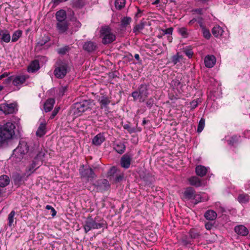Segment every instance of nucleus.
I'll list each match as a JSON object with an SVG mask.
<instances>
[{
	"label": "nucleus",
	"mask_w": 250,
	"mask_h": 250,
	"mask_svg": "<svg viewBox=\"0 0 250 250\" xmlns=\"http://www.w3.org/2000/svg\"><path fill=\"white\" fill-rule=\"evenodd\" d=\"M181 59V57L179 55L178 53H177L176 55H173L171 58V62L173 63L174 65L176 64L178 62H180V60Z\"/></svg>",
	"instance_id": "50"
},
{
	"label": "nucleus",
	"mask_w": 250,
	"mask_h": 250,
	"mask_svg": "<svg viewBox=\"0 0 250 250\" xmlns=\"http://www.w3.org/2000/svg\"><path fill=\"white\" fill-rule=\"evenodd\" d=\"M27 153H29V155L31 156V152L29 151L27 143L24 141H20L18 146L13 150L12 155L16 158V161L19 162Z\"/></svg>",
	"instance_id": "4"
},
{
	"label": "nucleus",
	"mask_w": 250,
	"mask_h": 250,
	"mask_svg": "<svg viewBox=\"0 0 250 250\" xmlns=\"http://www.w3.org/2000/svg\"><path fill=\"white\" fill-rule=\"evenodd\" d=\"M145 23L144 22L141 21L140 23L136 25L133 29V31L135 33V35H137L138 33L140 30H141L144 28Z\"/></svg>",
	"instance_id": "44"
},
{
	"label": "nucleus",
	"mask_w": 250,
	"mask_h": 250,
	"mask_svg": "<svg viewBox=\"0 0 250 250\" xmlns=\"http://www.w3.org/2000/svg\"><path fill=\"white\" fill-rule=\"evenodd\" d=\"M15 107L14 104H0V111L5 114H12L15 112Z\"/></svg>",
	"instance_id": "15"
},
{
	"label": "nucleus",
	"mask_w": 250,
	"mask_h": 250,
	"mask_svg": "<svg viewBox=\"0 0 250 250\" xmlns=\"http://www.w3.org/2000/svg\"><path fill=\"white\" fill-rule=\"evenodd\" d=\"M100 37L104 44L112 43L116 39V35L111 31V29L107 26L102 27L100 30Z\"/></svg>",
	"instance_id": "5"
},
{
	"label": "nucleus",
	"mask_w": 250,
	"mask_h": 250,
	"mask_svg": "<svg viewBox=\"0 0 250 250\" xmlns=\"http://www.w3.org/2000/svg\"><path fill=\"white\" fill-rule=\"evenodd\" d=\"M104 221L96 222L95 219H93L91 217H89L85 221L83 229L85 232L87 233L91 229H99L104 227Z\"/></svg>",
	"instance_id": "9"
},
{
	"label": "nucleus",
	"mask_w": 250,
	"mask_h": 250,
	"mask_svg": "<svg viewBox=\"0 0 250 250\" xmlns=\"http://www.w3.org/2000/svg\"><path fill=\"white\" fill-rule=\"evenodd\" d=\"M179 33L183 37V38H187L188 36V33L187 28L185 27H182L179 28L178 30Z\"/></svg>",
	"instance_id": "49"
},
{
	"label": "nucleus",
	"mask_w": 250,
	"mask_h": 250,
	"mask_svg": "<svg viewBox=\"0 0 250 250\" xmlns=\"http://www.w3.org/2000/svg\"><path fill=\"white\" fill-rule=\"evenodd\" d=\"M81 177L85 179L87 181L94 179L96 177L93 169L89 166H81L79 169Z\"/></svg>",
	"instance_id": "10"
},
{
	"label": "nucleus",
	"mask_w": 250,
	"mask_h": 250,
	"mask_svg": "<svg viewBox=\"0 0 250 250\" xmlns=\"http://www.w3.org/2000/svg\"><path fill=\"white\" fill-rule=\"evenodd\" d=\"M40 69L39 62L35 60L31 62L28 67V71L29 72L34 73Z\"/></svg>",
	"instance_id": "26"
},
{
	"label": "nucleus",
	"mask_w": 250,
	"mask_h": 250,
	"mask_svg": "<svg viewBox=\"0 0 250 250\" xmlns=\"http://www.w3.org/2000/svg\"><path fill=\"white\" fill-rule=\"evenodd\" d=\"M183 77L180 75L176 76L171 82V85L175 88L179 93L183 91V87L186 84L183 81Z\"/></svg>",
	"instance_id": "13"
},
{
	"label": "nucleus",
	"mask_w": 250,
	"mask_h": 250,
	"mask_svg": "<svg viewBox=\"0 0 250 250\" xmlns=\"http://www.w3.org/2000/svg\"><path fill=\"white\" fill-rule=\"evenodd\" d=\"M97 47V43L91 41L84 42L83 46V49L88 53L95 51Z\"/></svg>",
	"instance_id": "16"
},
{
	"label": "nucleus",
	"mask_w": 250,
	"mask_h": 250,
	"mask_svg": "<svg viewBox=\"0 0 250 250\" xmlns=\"http://www.w3.org/2000/svg\"><path fill=\"white\" fill-rule=\"evenodd\" d=\"M15 125L10 122L0 125V144H3L6 141L12 138L14 135Z\"/></svg>",
	"instance_id": "2"
},
{
	"label": "nucleus",
	"mask_w": 250,
	"mask_h": 250,
	"mask_svg": "<svg viewBox=\"0 0 250 250\" xmlns=\"http://www.w3.org/2000/svg\"><path fill=\"white\" fill-rule=\"evenodd\" d=\"M69 24L67 21H59L56 23V29L60 34L65 33L68 29Z\"/></svg>",
	"instance_id": "17"
},
{
	"label": "nucleus",
	"mask_w": 250,
	"mask_h": 250,
	"mask_svg": "<svg viewBox=\"0 0 250 250\" xmlns=\"http://www.w3.org/2000/svg\"><path fill=\"white\" fill-rule=\"evenodd\" d=\"M203 35L204 38L209 39L210 38L211 34L209 30L206 28V27L202 28Z\"/></svg>",
	"instance_id": "52"
},
{
	"label": "nucleus",
	"mask_w": 250,
	"mask_h": 250,
	"mask_svg": "<svg viewBox=\"0 0 250 250\" xmlns=\"http://www.w3.org/2000/svg\"><path fill=\"white\" fill-rule=\"evenodd\" d=\"M235 232L239 235L246 236L249 233L248 229L243 225L237 226L234 228Z\"/></svg>",
	"instance_id": "22"
},
{
	"label": "nucleus",
	"mask_w": 250,
	"mask_h": 250,
	"mask_svg": "<svg viewBox=\"0 0 250 250\" xmlns=\"http://www.w3.org/2000/svg\"><path fill=\"white\" fill-rule=\"evenodd\" d=\"M131 159L132 155L131 154L128 153L124 154L120 160L121 167L125 169L128 168L131 164Z\"/></svg>",
	"instance_id": "14"
},
{
	"label": "nucleus",
	"mask_w": 250,
	"mask_h": 250,
	"mask_svg": "<svg viewBox=\"0 0 250 250\" xmlns=\"http://www.w3.org/2000/svg\"><path fill=\"white\" fill-rule=\"evenodd\" d=\"M93 101L91 100H83L76 103L74 104L75 113L80 115L82 113L89 109H91L94 105Z\"/></svg>",
	"instance_id": "8"
},
{
	"label": "nucleus",
	"mask_w": 250,
	"mask_h": 250,
	"mask_svg": "<svg viewBox=\"0 0 250 250\" xmlns=\"http://www.w3.org/2000/svg\"><path fill=\"white\" fill-rule=\"evenodd\" d=\"M46 125L44 123H41L36 131V135L39 137H42L45 134Z\"/></svg>",
	"instance_id": "31"
},
{
	"label": "nucleus",
	"mask_w": 250,
	"mask_h": 250,
	"mask_svg": "<svg viewBox=\"0 0 250 250\" xmlns=\"http://www.w3.org/2000/svg\"><path fill=\"white\" fill-rule=\"evenodd\" d=\"M125 4V0H115L114 4L115 8L118 10L123 8Z\"/></svg>",
	"instance_id": "39"
},
{
	"label": "nucleus",
	"mask_w": 250,
	"mask_h": 250,
	"mask_svg": "<svg viewBox=\"0 0 250 250\" xmlns=\"http://www.w3.org/2000/svg\"><path fill=\"white\" fill-rule=\"evenodd\" d=\"M55 100L53 98L48 99L43 104V109L45 112L50 111L55 104Z\"/></svg>",
	"instance_id": "21"
},
{
	"label": "nucleus",
	"mask_w": 250,
	"mask_h": 250,
	"mask_svg": "<svg viewBox=\"0 0 250 250\" xmlns=\"http://www.w3.org/2000/svg\"><path fill=\"white\" fill-rule=\"evenodd\" d=\"M204 217L208 220L212 221L216 219L217 213L213 210H208L205 213Z\"/></svg>",
	"instance_id": "29"
},
{
	"label": "nucleus",
	"mask_w": 250,
	"mask_h": 250,
	"mask_svg": "<svg viewBox=\"0 0 250 250\" xmlns=\"http://www.w3.org/2000/svg\"><path fill=\"white\" fill-rule=\"evenodd\" d=\"M45 155V150H42L41 151H39L38 153L37 154L36 157L35 158V159L38 161H41V162L43 160V158L44 157V156Z\"/></svg>",
	"instance_id": "46"
},
{
	"label": "nucleus",
	"mask_w": 250,
	"mask_h": 250,
	"mask_svg": "<svg viewBox=\"0 0 250 250\" xmlns=\"http://www.w3.org/2000/svg\"><path fill=\"white\" fill-rule=\"evenodd\" d=\"M132 21V19L129 17H124L121 21L120 26L122 28H125L130 24Z\"/></svg>",
	"instance_id": "32"
},
{
	"label": "nucleus",
	"mask_w": 250,
	"mask_h": 250,
	"mask_svg": "<svg viewBox=\"0 0 250 250\" xmlns=\"http://www.w3.org/2000/svg\"><path fill=\"white\" fill-rule=\"evenodd\" d=\"M124 176V173L115 166L111 167L107 172V178L113 183L121 182L123 180Z\"/></svg>",
	"instance_id": "6"
},
{
	"label": "nucleus",
	"mask_w": 250,
	"mask_h": 250,
	"mask_svg": "<svg viewBox=\"0 0 250 250\" xmlns=\"http://www.w3.org/2000/svg\"><path fill=\"white\" fill-rule=\"evenodd\" d=\"M16 212L14 210H12L10 212L8 216V224L7 225L9 227H11L14 222V217L15 215Z\"/></svg>",
	"instance_id": "45"
},
{
	"label": "nucleus",
	"mask_w": 250,
	"mask_h": 250,
	"mask_svg": "<svg viewBox=\"0 0 250 250\" xmlns=\"http://www.w3.org/2000/svg\"><path fill=\"white\" fill-rule=\"evenodd\" d=\"M193 11L199 15H202L203 13V10L202 8L195 9H194Z\"/></svg>",
	"instance_id": "63"
},
{
	"label": "nucleus",
	"mask_w": 250,
	"mask_h": 250,
	"mask_svg": "<svg viewBox=\"0 0 250 250\" xmlns=\"http://www.w3.org/2000/svg\"><path fill=\"white\" fill-rule=\"evenodd\" d=\"M70 49V47L68 45H65L62 47L58 48L57 52L61 55H64L68 52Z\"/></svg>",
	"instance_id": "41"
},
{
	"label": "nucleus",
	"mask_w": 250,
	"mask_h": 250,
	"mask_svg": "<svg viewBox=\"0 0 250 250\" xmlns=\"http://www.w3.org/2000/svg\"><path fill=\"white\" fill-rule=\"evenodd\" d=\"M28 78V76L24 75H19L13 76L12 84L17 86L20 85L24 83Z\"/></svg>",
	"instance_id": "18"
},
{
	"label": "nucleus",
	"mask_w": 250,
	"mask_h": 250,
	"mask_svg": "<svg viewBox=\"0 0 250 250\" xmlns=\"http://www.w3.org/2000/svg\"><path fill=\"white\" fill-rule=\"evenodd\" d=\"M184 199L186 200H190L194 205L202 201L201 196L196 194L195 190L192 187L187 188L183 193Z\"/></svg>",
	"instance_id": "7"
},
{
	"label": "nucleus",
	"mask_w": 250,
	"mask_h": 250,
	"mask_svg": "<svg viewBox=\"0 0 250 250\" xmlns=\"http://www.w3.org/2000/svg\"><path fill=\"white\" fill-rule=\"evenodd\" d=\"M240 138V136L236 135H233L227 140V143L229 145L233 146L239 142Z\"/></svg>",
	"instance_id": "34"
},
{
	"label": "nucleus",
	"mask_w": 250,
	"mask_h": 250,
	"mask_svg": "<svg viewBox=\"0 0 250 250\" xmlns=\"http://www.w3.org/2000/svg\"><path fill=\"white\" fill-rule=\"evenodd\" d=\"M183 52L188 58H191L192 57L193 52L190 48H185L184 49Z\"/></svg>",
	"instance_id": "53"
},
{
	"label": "nucleus",
	"mask_w": 250,
	"mask_h": 250,
	"mask_svg": "<svg viewBox=\"0 0 250 250\" xmlns=\"http://www.w3.org/2000/svg\"><path fill=\"white\" fill-rule=\"evenodd\" d=\"M114 148L118 153L123 154L125 151V146L124 144L120 143L115 144Z\"/></svg>",
	"instance_id": "37"
},
{
	"label": "nucleus",
	"mask_w": 250,
	"mask_h": 250,
	"mask_svg": "<svg viewBox=\"0 0 250 250\" xmlns=\"http://www.w3.org/2000/svg\"><path fill=\"white\" fill-rule=\"evenodd\" d=\"M105 140L104 133H100L94 137L92 139V144L96 146H100Z\"/></svg>",
	"instance_id": "19"
},
{
	"label": "nucleus",
	"mask_w": 250,
	"mask_h": 250,
	"mask_svg": "<svg viewBox=\"0 0 250 250\" xmlns=\"http://www.w3.org/2000/svg\"><path fill=\"white\" fill-rule=\"evenodd\" d=\"M23 178L24 177L23 176H21L18 173L15 174L13 176V180L15 185L20 186L23 181Z\"/></svg>",
	"instance_id": "36"
},
{
	"label": "nucleus",
	"mask_w": 250,
	"mask_h": 250,
	"mask_svg": "<svg viewBox=\"0 0 250 250\" xmlns=\"http://www.w3.org/2000/svg\"><path fill=\"white\" fill-rule=\"evenodd\" d=\"M208 168L202 165H198L195 168V172L196 174L201 177L205 176L207 173Z\"/></svg>",
	"instance_id": "24"
},
{
	"label": "nucleus",
	"mask_w": 250,
	"mask_h": 250,
	"mask_svg": "<svg viewBox=\"0 0 250 250\" xmlns=\"http://www.w3.org/2000/svg\"><path fill=\"white\" fill-rule=\"evenodd\" d=\"M237 199L239 203L241 204H245L250 201V196L247 194L243 193L239 195Z\"/></svg>",
	"instance_id": "35"
},
{
	"label": "nucleus",
	"mask_w": 250,
	"mask_h": 250,
	"mask_svg": "<svg viewBox=\"0 0 250 250\" xmlns=\"http://www.w3.org/2000/svg\"><path fill=\"white\" fill-rule=\"evenodd\" d=\"M124 128L126 129L130 133L135 132V129L134 128H132L129 125L125 124L124 126Z\"/></svg>",
	"instance_id": "57"
},
{
	"label": "nucleus",
	"mask_w": 250,
	"mask_h": 250,
	"mask_svg": "<svg viewBox=\"0 0 250 250\" xmlns=\"http://www.w3.org/2000/svg\"><path fill=\"white\" fill-rule=\"evenodd\" d=\"M98 102L100 104V108L104 109L105 114L107 115L110 112L108 105L111 103V100L107 96L104 95L98 99Z\"/></svg>",
	"instance_id": "11"
},
{
	"label": "nucleus",
	"mask_w": 250,
	"mask_h": 250,
	"mask_svg": "<svg viewBox=\"0 0 250 250\" xmlns=\"http://www.w3.org/2000/svg\"><path fill=\"white\" fill-rule=\"evenodd\" d=\"M139 176L141 179H143L146 184H149L151 183V177L148 172L145 171H141L139 173Z\"/></svg>",
	"instance_id": "28"
},
{
	"label": "nucleus",
	"mask_w": 250,
	"mask_h": 250,
	"mask_svg": "<svg viewBox=\"0 0 250 250\" xmlns=\"http://www.w3.org/2000/svg\"><path fill=\"white\" fill-rule=\"evenodd\" d=\"M11 37L7 30L0 31V41L8 43L10 42Z\"/></svg>",
	"instance_id": "25"
},
{
	"label": "nucleus",
	"mask_w": 250,
	"mask_h": 250,
	"mask_svg": "<svg viewBox=\"0 0 250 250\" xmlns=\"http://www.w3.org/2000/svg\"><path fill=\"white\" fill-rule=\"evenodd\" d=\"M196 22H198V23L199 24V25L201 28H203L204 27H206L204 24V20L202 17H197V21Z\"/></svg>",
	"instance_id": "56"
},
{
	"label": "nucleus",
	"mask_w": 250,
	"mask_h": 250,
	"mask_svg": "<svg viewBox=\"0 0 250 250\" xmlns=\"http://www.w3.org/2000/svg\"><path fill=\"white\" fill-rule=\"evenodd\" d=\"M137 12L136 13V14H135V18H139L141 16V13L142 12V11H141L138 7H137Z\"/></svg>",
	"instance_id": "64"
},
{
	"label": "nucleus",
	"mask_w": 250,
	"mask_h": 250,
	"mask_svg": "<svg viewBox=\"0 0 250 250\" xmlns=\"http://www.w3.org/2000/svg\"><path fill=\"white\" fill-rule=\"evenodd\" d=\"M10 182L9 178L5 175L0 176V187L4 188L9 185Z\"/></svg>",
	"instance_id": "33"
},
{
	"label": "nucleus",
	"mask_w": 250,
	"mask_h": 250,
	"mask_svg": "<svg viewBox=\"0 0 250 250\" xmlns=\"http://www.w3.org/2000/svg\"><path fill=\"white\" fill-rule=\"evenodd\" d=\"M68 64L66 61L58 59L54 64L53 74L57 79L64 78L68 72Z\"/></svg>",
	"instance_id": "3"
},
{
	"label": "nucleus",
	"mask_w": 250,
	"mask_h": 250,
	"mask_svg": "<svg viewBox=\"0 0 250 250\" xmlns=\"http://www.w3.org/2000/svg\"><path fill=\"white\" fill-rule=\"evenodd\" d=\"M211 32L215 37L218 38L222 35L223 30L220 26L216 25L212 28Z\"/></svg>",
	"instance_id": "30"
},
{
	"label": "nucleus",
	"mask_w": 250,
	"mask_h": 250,
	"mask_svg": "<svg viewBox=\"0 0 250 250\" xmlns=\"http://www.w3.org/2000/svg\"><path fill=\"white\" fill-rule=\"evenodd\" d=\"M93 186L98 191L104 192L110 188V184L107 180L104 179L97 181Z\"/></svg>",
	"instance_id": "12"
},
{
	"label": "nucleus",
	"mask_w": 250,
	"mask_h": 250,
	"mask_svg": "<svg viewBox=\"0 0 250 250\" xmlns=\"http://www.w3.org/2000/svg\"><path fill=\"white\" fill-rule=\"evenodd\" d=\"M68 86H62L59 89V94L60 95L63 96L64 93L67 90Z\"/></svg>",
	"instance_id": "58"
},
{
	"label": "nucleus",
	"mask_w": 250,
	"mask_h": 250,
	"mask_svg": "<svg viewBox=\"0 0 250 250\" xmlns=\"http://www.w3.org/2000/svg\"><path fill=\"white\" fill-rule=\"evenodd\" d=\"M198 104L197 101L193 100L192 102L190 103V109L193 110L196 107H197Z\"/></svg>",
	"instance_id": "59"
},
{
	"label": "nucleus",
	"mask_w": 250,
	"mask_h": 250,
	"mask_svg": "<svg viewBox=\"0 0 250 250\" xmlns=\"http://www.w3.org/2000/svg\"><path fill=\"white\" fill-rule=\"evenodd\" d=\"M49 41V38L47 36L42 37V39L37 42L38 45L42 46Z\"/></svg>",
	"instance_id": "51"
},
{
	"label": "nucleus",
	"mask_w": 250,
	"mask_h": 250,
	"mask_svg": "<svg viewBox=\"0 0 250 250\" xmlns=\"http://www.w3.org/2000/svg\"><path fill=\"white\" fill-rule=\"evenodd\" d=\"M74 24L75 27L77 28L76 29V30H77L81 26V22L76 20H75V22Z\"/></svg>",
	"instance_id": "62"
},
{
	"label": "nucleus",
	"mask_w": 250,
	"mask_h": 250,
	"mask_svg": "<svg viewBox=\"0 0 250 250\" xmlns=\"http://www.w3.org/2000/svg\"><path fill=\"white\" fill-rule=\"evenodd\" d=\"M188 181L190 185L196 188L202 186V180L197 176H191L188 179Z\"/></svg>",
	"instance_id": "23"
},
{
	"label": "nucleus",
	"mask_w": 250,
	"mask_h": 250,
	"mask_svg": "<svg viewBox=\"0 0 250 250\" xmlns=\"http://www.w3.org/2000/svg\"><path fill=\"white\" fill-rule=\"evenodd\" d=\"M182 243L185 246L192 245V241L190 237L187 235L183 236L181 239Z\"/></svg>",
	"instance_id": "40"
},
{
	"label": "nucleus",
	"mask_w": 250,
	"mask_h": 250,
	"mask_svg": "<svg viewBox=\"0 0 250 250\" xmlns=\"http://www.w3.org/2000/svg\"><path fill=\"white\" fill-rule=\"evenodd\" d=\"M150 85L149 83H142L139 85L137 89L131 93L133 100H139L140 102H145L149 95Z\"/></svg>",
	"instance_id": "1"
},
{
	"label": "nucleus",
	"mask_w": 250,
	"mask_h": 250,
	"mask_svg": "<svg viewBox=\"0 0 250 250\" xmlns=\"http://www.w3.org/2000/svg\"><path fill=\"white\" fill-rule=\"evenodd\" d=\"M60 109V108L59 107L55 108V109L53 110V111H52V112L51 113V115L50 116L51 119H53L55 117V116L58 113Z\"/></svg>",
	"instance_id": "60"
},
{
	"label": "nucleus",
	"mask_w": 250,
	"mask_h": 250,
	"mask_svg": "<svg viewBox=\"0 0 250 250\" xmlns=\"http://www.w3.org/2000/svg\"><path fill=\"white\" fill-rule=\"evenodd\" d=\"M173 28L172 27H169L166 29H162L163 32V35H172L173 32Z\"/></svg>",
	"instance_id": "55"
},
{
	"label": "nucleus",
	"mask_w": 250,
	"mask_h": 250,
	"mask_svg": "<svg viewBox=\"0 0 250 250\" xmlns=\"http://www.w3.org/2000/svg\"><path fill=\"white\" fill-rule=\"evenodd\" d=\"M205 125V119L203 118H202L198 124V128H197V132L200 133L203 130Z\"/></svg>",
	"instance_id": "47"
},
{
	"label": "nucleus",
	"mask_w": 250,
	"mask_h": 250,
	"mask_svg": "<svg viewBox=\"0 0 250 250\" xmlns=\"http://www.w3.org/2000/svg\"><path fill=\"white\" fill-rule=\"evenodd\" d=\"M145 102H146V107L149 109H151L154 104V99L152 97H150L147 100L146 99Z\"/></svg>",
	"instance_id": "48"
},
{
	"label": "nucleus",
	"mask_w": 250,
	"mask_h": 250,
	"mask_svg": "<svg viewBox=\"0 0 250 250\" xmlns=\"http://www.w3.org/2000/svg\"><path fill=\"white\" fill-rule=\"evenodd\" d=\"M216 62V58L213 55L207 56L204 60L205 66L208 68L212 67Z\"/></svg>",
	"instance_id": "20"
},
{
	"label": "nucleus",
	"mask_w": 250,
	"mask_h": 250,
	"mask_svg": "<svg viewBox=\"0 0 250 250\" xmlns=\"http://www.w3.org/2000/svg\"><path fill=\"white\" fill-rule=\"evenodd\" d=\"M85 3V0H75L73 2V6L77 8H82Z\"/></svg>",
	"instance_id": "38"
},
{
	"label": "nucleus",
	"mask_w": 250,
	"mask_h": 250,
	"mask_svg": "<svg viewBox=\"0 0 250 250\" xmlns=\"http://www.w3.org/2000/svg\"><path fill=\"white\" fill-rule=\"evenodd\" d=\"M56 18L57 20V22L67 21L66 20V12L63 10H60L57 11L56 13Z\"/></svg>",
	"instance_id": "27"
},
{
	"label": "nucleus",
	"mask_w": 250,
	"mask_h": 250,
	"mask_svg": "<svg viewBox=\"0 0 250 250\" xmlns=\"http://www.w3.org/2000/svg\"><path fill=\"white\" fill-rule=\"evenodd\" d=\"M189 234L191 239L198 238L201 236L200 233L194 229H191L189 231Z\"/></svg>",
	"instance_id": "43"
},
{
	"label": "nucleus",
	"mask_w": 250,
	"mask_h": 250,
	"mask_svg": "<svg viewBox=\"0 0 250 250\" xmlns=\"http://www.w3.org/2000/svg\"><path fill=\"white\" fill-rule=\"evenodd\" d=\"M22 31L20 30H18L14 32L12 37V42H16L18 39L21 37L22 35Z\"/></svg>",
	"instance_id": "42"
},
{
	"label": "nucleus",
	"mask_w": 250,
	"mask_h": 250,
	"mask_svg": "<svg viewBox=\"0 0 250 250\" xmlns=\"http://www.w3.org/2000/svg\"><path fill=\"white\" fill-rule=\"evenodd\" d=\"M213 224L210 222H207L205 224V228L208 230H210L212 229Z\"/></svg>",
	"instance_id": "61"
},
{
	"label": "nucleus",
	"mask_w": 250,
	"mask_h": 250,
	"mask_svg": "<svg viewBox=\"0 0 250 250\" xmlns=\"http://www.w3.org/2000/svg\"><path fill=\"white\" fill-rule=\"evenodd\" d=\"M39 165V162L36 160L35 159L33 161L31 165L29 167V171L31 173H33L34 171V168Z\"/></svg>",
	"instance_id": "54"
}]
</instances>
